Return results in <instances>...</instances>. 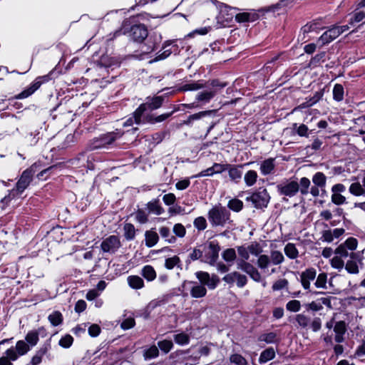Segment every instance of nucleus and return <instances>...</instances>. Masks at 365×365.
I'll return each instance as SVG.
<instances>
[{"instance_id": "f257e3e1", "label": "nucleus", "mask_w": 365, "mask_h": 365, "mask_svg": "<svg viewBox=\"0 0 365 365\" xmlns=\"http://www.w3.org/2000/svg\"><path fill=\"white\" fill-rule=\"evenodd\" d=\"M127 131H121L119 129H116L115 131L107 133L101 135L100 137L94 138L90 145L91 149H99L106 148L109 145H111L117 139L120 138L124 133H128Z\"/></svg>"}, {"instance_id": "f03ea898", "label": "nucleus", "mask_w": 365, "mask_h": 365, "mask_svg": "<svg viewBox=\"0 0 365 365\" xmlns=\"http://www.w3.org/2000/svg\"><path fill=\"white\" fill-rule=\"evenodd\" d=\"M230 218V212L225 207L215 206L208 212V219L212 225H223Z\"/></svg>"}, {"instance_id": "7ed1b4c3", "label": "nucleus", "mask_w": 365, "mask_h": 365, "mask_svg": "<svg viewBox=\"0 0 365 365\" xmlns=\"http://www.w3.org/2000/svg\"><path fill=\"white\" fill-rule=\"evenodd\" d=\"M270 196L266 189L259 188L257 192L247 197V201H251L257 209L266 207L269 202Z\"/></svg>"}, {"instance_id": "20e7f679", "label": "nucleus", "mask_w": 365, "mask_h": 365, "mask_svg": "<svg viewBox=\"0 0 365 365\" xmlns=\"http://www.w3.org/2000/svg\"><path fill=\"white\" fill-rule=\"evenodd\" d=\"M36 168L37 165L34 164L22 173L16 185V191L17 192L21 194L29 187L36 171Z\"/></svg>"}, {"instance_id": "39448f33", "label": "nucleus", "mask_w": 365, "mask_h": 365, "mask_svg": "<svg viewBox=\"0 0 365 365\" xmlns=\"http://www.w3.org/2000/svg\"><path fill=\"white\" fill-rule=\"evenodd\" d=\"M120 247V240L117 235H110L104 238L101 243L102 252L109 255L115 254Z\"/></svg>"}, {"instance_id": "423d86ee", "label": "nucleus", "mask_w": 365, "mask_h": 365, "mask_svg": "<svg viewBox=\"0 0 365 365\" xmlns=\"http://www.w3.org/2000/svg\"><path fill=\"white\" fill-rule=\"evenodd\" d=\"M164 101L163 96H155L148 98L147 101L138 106V124L140 123V117L142 113L148 110H153L161 107Z\"/></svg>"}, {"instance_id": "0eeeda50", "label": "nucleus", "mask_w": 365, "mask_h": 365, "mask_svg": "<svg viewBox=\"0 0 365 365\" xmlns=\"http://www.w3.org/2000/svg\"><path fill=\"white\" fill-rule=\"evenodd\" d=\"M237 268L247 273L255 282H259L262 279L257 269L247 261L238 260L237 262Z\"/></svg>"}, {"instance_id": "6e6552de", "label": "nucleus", "mask_w": 365, "mask_h": 365, "mask_svg": "<svg viewBox=\"0 0 365 365\" xmlns=\"http://www.w3.org/2000/svg\"><path fill=\"white\" fill-rule=\"evenodd\" d=\"M8 350L11 358L18 359L19 356L26 355L31 348L24 340H19L15 346H11Z\"/></svg>"}, {"instance_id": "1a4fd4ad", "label": "nucleus", "mask_w": 365, "mask_h": 365, "mask_svg": "<svg viewBox=\"0 0 365 365\" xmlns=\"http://www.w3.org/2000/svg\"><path fill=\"white\" fill-rule=\"evenodd\" d=\"M48 81V76H43L38 77L29 88L25 89L22 92L19 93L17 96H16L15 98L17 99H23L30 96L41 86V85L43 83L46 82Z\"/></svg>"}, {"instance_id": "9d476101", "label": "nucleus", "mask_w": 365, "mask_h": 365, "mask_svg": "<svg viewBox=\"0 0 365 365\" xmlns=\"http://www.w3.org/2000/svg\"><path fill=\"white\" fill-rule=\"evenodd\" d=\"M319 21L314 20L302 27L298 36V41L307 42L309 40L308 34L319 29Z\"/></svg>"}, {"instance_id": "9b49d317", "label": "nucleus", "mask_w": 365, "mask_h": 365, "mask_svg": "<svg viewBox=\"0 0 365 365\" xmlns=\"http://www.w3.org/2000/svg\"><path fill=\"white\" fill-rule=\"evenodd\" d=\"M220 250V247L217 242L214 241L210 242L208 245V250L205 253V257L207 259L205 262L211 265L215 264L218 259Z\"/></svg>"}, {"instance_id": "f8f14e48", "label": "nucleus", "mask_w": 365, "mask_h": 365, "mask_svg": "<svg viewBox=\"0 0 365 365\" xmlns=\"http://www.w3.org/2000/svg\"><path fill=\"white\" fill-rule=\"evenodd\" d=\"M277 189L282 195L292 197L299 191V185L296 181H292L286 185H278Z\"/></svg>"}, {"instance_id": "ddd939ff", "label": "nucleus", "mask_w": 365, "mask_h": 365, "mask_svg": "<svg viewBox=\"0 0 365 365\" xmlns=\"http://www.w3.org/2000/svg\"><path fill=\"white\" fill-rule=\"evenodd\" d=\"M44 332L45 329L43 327L31 330L26 335L24 341L30 346V348H32L38 344L39 336L44 334Z\"/></svg>"}, {"instance_id": "4468645a", "label": "nucleus", "mask_w": 365, "mask_h": 365, "mask_svg": "<svg viewBox=\"0 0 365 365\" xmlns=\"http://www.w3.org/2000/svg\"><path fill=\"white\" fill-rule=\"evenodd\" d=\"M317 272L314 268H309L301 274V283L304 289H309L310 281L315 279Z\"/></svg>"}, {"instance_id": "2eb2a0df", "label": "nucleus", "mask_w": 365, "mask_h": 365, "mask_svg": "<svg viewBox=\"0 0 365 365\" xmlns=\"http://www.w3.org/2000/svg\"><path fill=\"white\" fill-rule=\"evenodd\" d=\"M339 30H336L335 26L326 31L318 39V43L322 46L327 44L334 41L339 36Z\"/></svg>"}, {"instance_id": "dca6fc26", "label": "nucleus", "mask_w": 365, "mask_h": 365, "mask_svg": "<svg viewBox=\"0 0 365 365\" xmlns=\"http://www.w3.org/2000/svg\"><path fill=\"white\" fill-rule=\"evenodd\" d=\"M155 43L151 38H149L145 41L138 42V50L140 51V55L149 53L153 51Z\"/></svg>"}, {"instance_id": "f3484780", "label": "nucleus", "mask_w": 365, "mask_h": 365, "mask_svg": "<svg viewBox=\"0 0 365 365\" xmlns=\"http://www.w3.org/2000/svg\"><path fill=\"white\" fill-rule=\"evenodd\" d=\"M217 90L205 91L197 94L196 99L205 103L209 102L216 95Z\"/></svg>"}, {"instance_id": "a211bd4d", "label": "nucleus", "mask_w": 365, "mask_h": 365, "mask_svg": "<svg viewBox=\"0 0 365 365\" xmlns=\"http://www.w3.org/2000/svg\"><path fill=\"white\" fill-rule=\"evenodd\" d=\"M207 289L204 285L195 284L190 289V294L193 298H201L206 295Z\"/></svg>"}, {"instance_id": "6ab92c4d", "label": "nucleus", "mask_w": 365, "mask_h": 365, "mask_svg": "<svg viewBox=\"0 0 365 365\" xmlns=\"http://www.w3.org/2000/svg\"><path fill=\"white\" fill-rule=\"evenodd\" d=\"M213 112H215V110H205V111H201L197 113L190 115L188 116L187 120H185L181 124L182 125H190L192 121L199 120L204 116L210 115Z\"/></svg>"}, {"instance_id": "aec40b11", "label": "nucleus", "mask_w": 365, "mask_h": 365, "mask_svg": "<svg viewBox=\"0 0 365 365\" xmlns=\"http://www.w3.org/2000/svg\"><path fill=\"white\" fill-rule=\"evenodd\" d=\"M166 133H156L153 135H146L144 137L145 141L149 142L152 145H156L160 143L165 138Z\"/></svg>"}, {"instance_id": "412c9836", "label": "nucleus", "mask_w": 365, "mask_h": 365, "mask_svg": "<svg viewBox=\"0 0 365 365\" xmlns=\"http://www.w3.org/2000/svg\"><path fill=\"white\" fill-rule=\"evenodd\" d=\"M275 356V351L273 348L270 347L264 350L259 356V361L260 364L265 363Z\"/></svg>"}, {"instance_id": "4be33fe9", "label": "nucleus", "mask_w": 365, "mask_h": 365, "mask_svg": "<svg viewBox=\"0 0 365 365\" xmlns=\"http://www.w3.org/2000/svg\"><path fill=\"white\" fill-rule=\"evenodd\" d=\"M274 168V160L272 158L265 160L262 162L260 166V170L262 174L268 175L271 173V172Z\"/></svg>"}, {"instance_id": "5701e85b", "label": "nucleus", "mask_w": 365, "mask_h": 365, "mask_svg": "<svg viewBox=\"0 0 365 365\" xmlns=\"http://www.w3.org/2000/svg\"><path fill=\"white\" fill-rule=\"evenodd\" d=\"M314 184L321 188H323L326 185L327 178L323 173L318 172L312 178Z\"/></svg>"}, {"instance_id": "b1692460", "label": "nucleus", "mask_w": 365, "mask_h": 365, "mask_svg": "<svg viewBox=\"0 0 365 365\" xmlns=\"http://www.w3.org/2000/svg\"><path fill=\"white\" fill-rule=\"evenodd\" d=\"M158 240V235L155 232L147 231L145 232V245L148 247L154 246Z\"/></svg>"}, {"instance_id": "393cba45", "label": "nucleus", "mask_w": 365, "mask_h": 365, "mask_svg": "<svg viewBox=\"0 0 365 365\" xmlns=\"http://www.w3.org/2000/svg\"><path fill=\"white\" fill-rule=\"evenodd\" d=\"M349 192L356 196L365 195V189L359 182H353L349 187Z\"/></svg>"}, {"instance_id": "a878e982", "label": "nucleus", "mask_w": 365, "mask_h": 365, "mask_svg": "<svg viewBox=\"0 0 365 365\" xmlns=\"http://www.w3.org/2000/svg\"><path fill=\"white\" fill-rule=\"evenodd\" d=\"M48 319L51 324L54 327L58 326L63 322L62 314L58 311H55L49 314Z\"/></svg>"}, {"instance_id": "bb28decb", "label": "nucleus", "mask_w": 365, "mask_h": 365, "mask_svg": "<svg viewBox=\"0 0 365 365\" xmlns=\"http://www.w3.org/2000/svg\"><path fill=\"white\" fill-rule=\"evenodd\" d=\"M158 354L159 350L155 345L151 346L143 351V357L145 360L156 358Z\"/></svg>"}, {"instance_id": "cd10ccee", "label": "nucleus", "mask_w": 365, "mask_h": 365, "mask_svg": "<svg viewBox=\"0 0 365 365\" xmlns=\"http://www.w3.org/2000/svg\"><path fill=\"white\" fill-rule=\"evenodd\" d=\"M285 255L290 259H295L298 257V250L294 244L288 243L284 247Z\"/></svg>"}, {"instance_id": "c85d7f7f", "label": "nucleus", "mask_w": 365, "mask_h": 365, "mask_svg": "<svg viewBox=\"0 0 365 365\" xmlns=\"http://www.w3.org/2000/svg\"><path fill=\"white\" fill-rule=\"evenodd\" d=\"M142 275L148 281H153L156 277L155 269L150 265H147L143 269Z\"/></svg>"}, {"instance_id": "c756f323", "label": "nucleus", "mask_w": 365, "mask_h": 365, "mask_svg": "<svg viewBox=\"0 0 365 365\" xmlns=\"http://www.w3.org/2000/svg\"><path fill=\"white\" fill-rule=\"evenodd\" d=\"M135 17L130 18V19L125 20L123 23V33L133 32L135 33L136 25L134 24Z\"/></svg>"}, {"instance_id": "7c9ffc66", "label": "nucleus", "mask_w": 365, "mask_h": 365, "mask_svg": "<svg viewBox=\"0 0 365 365\" xmlns=\"http://www.w3.org/2000/svg\"><path fill=\"white\" fill-rule=\"evenodd\" d=\"M124 235L127 240H132L135 235V229L133 225L130 223H126L123 227Z\"/></svg>"}, {"instance_id": "2f4dec72", "label": "nucleus", "mask_w": 365, "mask_h": 365, "mask_svg": "<svg viewBox=\"0 0 365 365\" xmlns=\"http://www.w3.org/2000/svg\"><path fill=\"white\" fill-rule=\"evenodd\" d=\"M257 174L254 170H249L245 175V182L247 185L252 186L253 185L257 180Z\"/></svg>"}, {"instance_id": "473e14b6", "label": "nucleus", "mask_w": 365, "mask_h": 365, "mask_svg": "<svg viewBox=\"0 0 365 365\" xmlns=\"http://www.w3.org/2000/svg\"><path fill=\"white\" fill-rule=\"evenodd\" d=\"M270 263V258L267 255H260L257 259V264L259 268L264 269L268 267Z\"/></svg>"}, {"instance_id": "72a5a7b5", "label": "nucleus", "mask_w": 365, "mask_h": 365, "mask_svg": "<svg viewBox=\"0 0 365 365\" xmlns=\"http://www.w3.org/2000/svg\"><path fill=\"white\" fill-rule=\"evenodd\" d=\"M327 274L324 272L320 273L314 283L316 287L319 289H327Z\"/></svg>"}, {"instance_id": "f704fd0d", "label": "nucleus", "mask_w": 365, "mask_h": 365, "mask_svg": "<svg viewBox=\"0 0 365 365\" xmlns=\"http://www.w3.org/2000/svg\"><path fill=\"white\" fill-rule=\"evenodd\" d=\"M333 97L336 101H341L344 98V88L340 84H336L333 89Z\"/></svg>"}, {"instance_id": "c9c22d12", "label": "nucleus", "mask_w": 365, "mask_h": 365, "mask_svg": "<svg viewBox=\"0 0 365 365\" xmlns=\"http://www.w3.org/2000/svg\"><path fill=\"white\" fill-rule=\"evenodd\" d=\"M205 87H206V86L202 83H200L199 82H194L191 83L185 84L181 87L180 90L182 91H195L203 88Z\"/></svg>"}, {"instance_id": "e433bc0d", "label": "nucleus", "mask_w": 365, "mask_h": 365, "mask_svg": "<svg viewBox=\"0 0 365 365\" xmlns=\"http://www.w3.org/2000/svg\"><path fill=\"white\" fill-rule=\"evenodd\" d=\"M229 169V176L232 180H238L242 178V171L237 168L230 165Z\"/></svg>"}, {"instance_id": "4c0bfd02", "label": "nucleus", "mask_w": 365, "mask_h": 365, "mask_svg": "<svg viewBox=\"0 0 365 365\" xmlns=\"http://www.w3.org/2000/svg\"><path fill=\"white\" fill-rule=\"evenodd\" d=\"M222 258L226 262H233L236 259V252L235 249L233 248H228L226 249L222 254Z\"/></svg>"}, {"instance_id": "58836bf2", "label": "nucleus", "mask_w": 365, "mask_h": 365, "mask_svg": "<svg viewBox=\"0 0 365 365\" xmlns=\"http://www.w3.org/2000/svg\"><path fill=\"white\" fill-rule=\"evenodd\" d=\"M271 261L274 264H279L284 261V256L279 251L275 250L271 252L270 257Z\"/></svg>"}, {"instance_id": "ea45409f", "label": "nucleus", "mask_w": 365, "mask_h": 365, "mask_svg": "<svg viewBox=\"0 0 365 365\" xmlns=\"http://www.w3.org/2000/svg\"><path fill=\"white\" fill-rule=\"evenodd\" d=\"M249 253L255 255L259 256L262 252V248L258 242H252L248 247Z\"/></svg>"}, {"instance_id": "a19ab883", "label": "nucleus", "mask_w": 365, "mask_h": 365, "mask_svg": "<svg viewBox=\"0 0 365 365\" xmlns=\"http://www.w3.org/2000/svg\"><path fill=\"white\" fill-rule=\"evenodd\" d=\"M230 361L235 365H247V360L240 354H235L230 356Z\"/></svg>"}, {"instance_id": "79ce46f5", "label": "nucleus", "mask_w": 365, "mask_h": 365, "mask_svg": "<svg viewBox=\"0 0 365 365\" xmlns=\"http://www.w3.org/2000/svg\"><path fill=\"white\" fill-rule=\"evenodd\" d=\"M9 353V350L6 349L3 356L0 357V365H12V362L17 360L16 359L11 358Z\"/></svg>"}, {"instance_id": "37998d69", "label": "nucleus", "mask_w": 365, "mask_h": 365, "mask_svg": "<svg viewBox=\"0 0 365 365\" xmlns=\"http://www.w3.org/2000/svg\"><path fill=\"white\" fill-rule=\"evenodd\" d=\"M73 342V338L70 334H66L59 340V345L63 348H69Z\"/></svg>"}, {"instance_id": "c03bdc74", "label": "nucleus", "mask_w": 365, "mask_h": 365, "mask_svg": "<svg viewBox=\"0 0 365 365\" xmlns=\"http://www.w3.org/2000/svg\"><path fill=\"white\" fill-rule=\"evenodd\" d=\"M138 42H143L147 41L148 37V32L145 25L138 24Z\"/></svg>"}, {"instance_id": "a18cd8bd", "label": "nucleus", "mask_w": 365, "mask_h": 365, "mask_svg": "<svg viewBox=\"0 0 365 365\" xmlns=\"http://www.w3.org/2000/svg\"><path fill=\"white\" fill-rule=\"evenodd\" d=\"M243 203L238 199H232L228 202V207L235 212H239L242 209Z\"/></svg>"}, {"instance_id": "49530a36", "label": "nucleus", "mask_w": 365, "mask_h": 365, "mask_svg": "<svg viewBox=\"0 0 365 365\" xmlns=\"http://www.w3.org/2000/svg\"><path fill=\"white\" fill-rule=\"evenodd\" d=\"M196 277L198 280L200 282L202 285H207L210 281V274L206 272L200 271L196 272Z\"/></svg>"}, {"instance_id": "de8ad7c7", "label": "nucleus", "mask_w": 365, "mask_h": 365, "mask_svg": "<svg viewBox=\"0 0 365 365\" xmlns=\"http://www.w3.org/2000/svg\"><path fill=\"white\" fill-rule=\"evenodd\" d=\"M277 335L274 332H269L267 334H263L258 338L259 341H265L267 344L273 343L275 341Z\"/></svg>"}, {"instance_id": "09e8293b", "label": "nucleus", "mask_w": 365, "mask_h": 365, "mask_svg": "<svg viewBox=\"0 0 365 365\" xmlns=\"http://www.w3.org/2000/svg\"><path fill=\"white\" fill-rule=\"evenodd\" d=\"M345 269L350 274H358L359 272L356 262L353 260L347 261Z\"/></svg>"}, {"instance_id": "8fccbe9b", "label": "nucleus", "mask_w": 365, "mask_h": 365, "mask_svg": "<svg viewBox=\"0 0 365 365\" xmlns=\"http://www.w3.org/2000/svg\"><path fill=\"white\" fill-rule=\"evenodd\" d=\"M115 60L108 56H103L99 60V65L103 67H110L114 65Z\"/></svg>"}, {"instance_id": "3c124183", "label": "nucleus", "mask_w": 365, "mask_h": 365, "mask_svg": "<svg viewBox=\"0 0 365 365\" xmlns=\"http://www.w3.org/2000/svg\"><path fill=\"white\" fill-rule=\"evenodd\" d=\"M286 308L290 312H297L299 311L301 308V303L299 300H291L287 304Z\"/></svg>"}, {"instance_id": "603ef678", "label": "nucleus", "mask_w": 365, "mask_h": 365, "mask_svg": "<svg viewBox=\"0 0 365 365\" xmlns=\"http://www.w3.org/2000/svg\"><path fill=\"white\" fill-rule=\"evenodd\" d=\"M295 319L299 326L302 328H307L309 323V318L302 314H297Z\"/></svg>"}, {"instance_id": "864d4df0", "label": "nucleus", "mask_w": 365, "mask_h": 365, "mask_svg": "<svg viewBox=\"0 0 365 365\" xmlns=\"http://www.w3.org/2000/svg\"><path fill=\"white\" fill-rule=\"evenodd\" d=\"M334 331L336 334H344L346 331V324L345 322H337L334 327Z\"/></svg>"}, {"instance_id": "5fc2aeb1", "label": "nucleus", "mask_w": 365, "mask_h": 365, "mask_svg": "<svg viewBox=\"0 0 365 365\" xmlns=\"http://www.w3.org/2000/svg\"><path fill=\"white\" fill-rule=\"evenodd\" d=\"M294 128L296 129L297 133L302 137H308V127L304 124H301L297 126V123L293 125Z\"/></svg>"}, {"instance_id": "6e6d98bb", "label": "nucleus", "mask_w": 365, "mask_h": 365, "mask_svg": "<svg viewBox=\"0 0 365 365\" xmlns=\"http://www.w3.org/2000/svg\"><path fill=\"white\" fill-rule=\"evenodd\" d=\"M174 340L177 344H187L189 342V336L185 333H180L175 335Z\"/></svg>"}, {"instance_id": "4d7b16f0", "label": "nucleus", "mask_w": 365, "mask_h": 365, "mask_svg": "<svg viewBox=\"0 0 365 365\" xmlns=\"http://www.w3.org/2000/svg\"><path fill=\"white\" fill-rule=\"evenodd\" d=\"M365 18V12L363 11H356L353 16L350 19L349 24L353 25L354 23H359Z\"/></svg>"}, {"instance_id": "13d9d810", "label": "nucleus", "mask_w": 365, "mask_h": 365, "mask_svg": "<svg viewBox=\"0 0 365 365\" xmlns=\"http://www.w3.org/2000/svg\"><path fill=\"white\" fill-rule=\"evenodd\" d=\"M335 253L337 255H339L341 257H346L348 256H350L351 258L354 257V253H351L349 255V252L347 251V248L343 244L340 245L336 250Z\"/></svg>"}, {"instance_id": "bf43d9fd", "label": "nucleus", "mask_w": 365, "mask_h": 365, "mask_svg": "<svg viewBox=\"0 0 365 365\" xmlns=\"http://www.w3.org/2000/svg\"><path fill=\"white\" fill-rule=\"evenodd\" d=\"M148 208L150 212H155L157 215H160L163 210V208L158 205V202H150L148 203Z\"/></svg>"}, {"instance_id": "052dcab7", "label": "nucleus", "mask_w": 365, "mask_h": 365, "mask_svg": "<svg viewBox=\"0 0 365 365\" xmlns=\"http://www.w3.org/2000/svg\"><path fill=\"white\" fill-rule=\"evenodd\" d=\"M310 183V180L307 178H301L299 185H301L300 192L302 195H307L309 192L308 189Z\"/></svg>"}, {"instance_id": "680f3d73", "label": "nucleus", "mask_w": 365, "mask_h": 365, "mask_svg": "<svg viewBox=\"0 0 365 365\" xmlns=\"http://www.w3.org/2000/svg\"><path fill=\"white\" fill-rule=\"evenodd\" d=\"M159 348L165 353H168L173 347V342L169 340H163L158 342Z\"/></svg>"}, {"instance_id": "e2e57ef3", "label": "nucleus", "mask_w": 365, "mask_h": 365, "mask_svg": "<svg viewBox=\"0 0 365 365\" xmlns=\"http://www.w3.org/2000/svg\"><path fill=\"white\" fill-rule=\"evenodd\" d=\"M194 225L199 230H203L206 228L207 222L206 220L203 217H198L194 221Z\"/></svg>"}, {"instance_id": "0e129e2a", "label": "nucleus", "mask_w": 365, "mask_h": 365, "mask_svg": "<svg viewBox=\"0 0 365 365\" xmlns=\"http://www.w3.org/2000/svg\"><path fill=\"white\" fill-rule=\"evenodd\" d=\"M237 252L238 255L241 257L240 260H245L247 261L250 257V253L247 247H245L244 246H239L237 247Z\"/></svg>"}, {"instance_id": "69168bd1", "label": "nucleus", "mask_w": 365, "mask_h": 365, "mask_svg": "<svg viewBox=\"0 0 365 365\" xmlns=\"http://www.w3.org/2000/svg\"><path fill=\"white\" fill-rule=\"evenodd\" d=\"M288 284V281L286 279H281L276 281L272 285V289L274 291L280 290L286 287Z\"/></svg>"}, {"instance_id": "338daca9", "label": "nucleus", "mask_w": 365, "mask_h": 365, "mask_svg": "<svg viewBox=\"0 0 365 365\" xmlns=\"http://www.w3.org/2000/svg\"><path fill=\"white\" fill-rule=\"evenodd\" d=\"M235 277H236V281H237V286L238 287H243L247 284V278L245 275L242 274L240 272H237Z\"/></svg>"}, {"instance_id": "774afa93", "label": "nucleus", "mask_w": 365, "mask_h": 365, "mask_svg": "<svg viewBox=\"0 0 365 365\" xmlns=\"http://www.w3.org/2000/svg\"><path fill=\"white\" fill-rule=\"evenodd\" d=\"M331 264L334 268L341 269L344 266V261L339 257H334L331 260Z\"/></svg>"}]
</instances>
